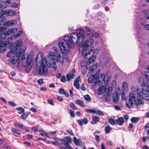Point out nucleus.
Returning a JSON list of instances; mask_svg holds the SVG:
<instances>
[{
    "label": "nucleus",
    "mask_w": 149,
    "mask_h": 149,
    "mask_svg": "<svg viewBox=\"0 0 149 149\" xmlns=\"http://www.w3.org/2000/svg\"><path fill=\"white\" fill-rule=\"evenodd\" d=\"M17 31V28H13L8 29L7 31L8 34L9 35H11L13 33H15Z\"/></svg>",
    "instance_id": "obj_28"
},
{
    "label": "nucleus",
    "mask_w": 149,
    "mask_h": 149,
    "mask_svg": "<svg viewBox=\"0 0 149 149\" xmlns=\"http://www.w3.org/2000/svg\"><path fill=\"white\" fill-rule=\"evenodd\" d=\"M95 139L97 142H99L100 141V137L98 135H96L95 136Z\"/></svg>",
    "instance_id": "obj_63"
},
{
    "label": "nucleus",
    "mask_w": 149,
    "mask_h": 149,
    "mask_svg": "<svg viewBox=\"0 0 149 149\" xmlns=\"http://www.w3.org/2000/svg\"><path fill=\"white\" fill-rule=\"evenodd\" d=\"M22 31H18L17 33L16 34H14L15 37V38H17L20 36L22 33Z\"/></svg>",
    "instance_id": "obj_46"
},
{
    "label": "nucleus",
    "mask_w": 149,
    "mask_h": 149,
    "mask_svg": "<svg viewBox=\"0 0 149 149\" xmlns=\"http://www.w3.org/2000/svg\"><path fill=\"white\" fill-rule=\"evenodd\" d=\"M66 132H68V133H69L70 135H71L72 136H74V134L72 132L71 129H69L68 130H67L66 131Z\"/></svg>",
    "instance_id": "obj_52"
},
{
    "label": "nucleus",
    "mask_w": 149,
    "mask_h": 149,
    "mask_svg": "<svg viewBox=\"0 0 149 149\" xmlns=\"http://www.w3.org/2000/svg\"><path fill=\"white\" fill-rule=\"evenodd\" d=\"M43 58V54L41 52H39L37 55L36 61V63H40L42 61Z\"/></svg>",
    "instance_id": "obj_17"
},
{
    "label": "nucleus",
    "mask_w": 149,
    "mask_h": 149,
    "mask_svg": "<svg viewBox=\"0 0 149 149\" xmlns=\"http://www.w3.org/2000/svg\"><path fill=\"white\" fill-rule=\"evenodd\" d=\"M124 122L123 118L122 117H120L116 120V123L119 125H122L123 124Z\"/></svg>",
    "instance_id": "obj_22"
},
{
    "label": "nucleus",
    "mask_w": 149,
    "mask_h": 149,
    "mask_svg": "<svg viewBox=\"0 0 149 149\" xmlns=\"http://www.w3.org/2000/svg\"><path fill=\"white\" fill-rule=\"evenodd\" d=\"M75 71L74 69H72L70 71V73L67 74L66 75L67 80L69 81L70 79L74 78V76Z\"/></svg>",
    "instance_id": "obj_12"
},
{
    "label": "nucleus",
    "mask_w": 149,
    "mask_h": 149,
    "mask_svg": "<svg viewBox=\"0 0 149 149\" xmlns=\"http://www.w3.org/2000/svg\"><path fill=\"white\" fill-rule=\"evenodd\" d=\"M112 129V128L110 127L109 125H108L105 127V131L106 134L109 133V132Z\"/></svg>",
    "instance_id": "obj_32"
},
{
    "label": "nucleus",
    "mask_w": 149,
    "mask_h": 149,
    "mask_svg": "<svg viewBox=\"0 0 149 149\" xmlns=\"http://www.w3.org/2000/svg\"><path fill=\"white\" fill-rule=\"evenodd\" d=\"M70 115L73 118L75 117V114L74 111L72 109H70Z\"/></svg>",
    "instance_id": "obj_50"
},
{
    "label": "nucleus",
    "mask_w": 149,
    "mask_h": 149,
    "mask_svg": "<svg viewBox=\"0 0 149 149\" xmlns=\"http://www.w3.org/2000/svg\"><path fill=\"white\" fill-rule=\"evenodd\" d=\"M131 89L132 92L130 93L129 99L126 101V106L129 108H130L132 107L133 104V102L135 104L137 105L141 104L142 103L141 99L139 98V95L140 89L137 88L135 90L134 86H132Z\"/></svg>",
    "instance_id": "obj_2"
},
{
    "label": "nucleus",
    "mask_w": 149,
    "mask_h": 149,
    "mask_svg": "<svg viewBox=\"0 0 149 149\" xmlns=\"http://www.w3.org/2000/svg\"><path fill=\"white\" fill-rule=\"evenodd\" d=\"M82 120L84 124H86L88 122V119L86 118H84L83 119H82Z\"/></svg>",
    "instance_id": "obj_62"
},
{
    "label": "nucleus",
    "mask_w": 149,
    "mask_h": 149,
    "mask_svg": "<svg viewBox=\"0 0 149 149\" xmlns=\"http://www.w3.org/2000/svg\"><path fill=\"white\" fill-rule=\"evenodd\" d=\"M96 113L100 116H103L104 113L101 111L98 110L96 112Z\"/></svg>",
    "instance_id": "obj_53"
},
{
    "label": "nucleus",
    "mask_w": 149,
    "mask_h": 149,
    "mask_svg": "<svg viewBox=\"0 0 149 149\" xmlns=\"http://www.w3.org/2000/svg\"><path fill=\"white\" fill-rule=\"evenodd\" d=\"M85 35L84 31L81 29H78L76 33H72L70 37L68 36L65 37L64 40H61L58 43L61 50L64 53V51L69 52L71 45L78 44L80 45L84 41Z\"/></svg>",
    "instance_id": "obj_1"
},
{
    "label": "nucleus",
    "mask_w": 149,
    "mask_h": 149,
    "mask_svg": "<svg viewBox=\"0 0 149 149\" xmlns=\"http://www.w3.org/2000/svg\"><path fill=\"white\" fill-rule=\"evenodd\" d=\"M142 88L143 91H148V87H147L145 83H143L141 84Z\"/></svg>",
    "instance_id": "obj_30"
},
{
    "label": "nucleus",
    "mask_w": 149,
    "mask_h": 149,
    "mask_svg": "<svg viewBox=\"0 0 149 149\" xmlns=\"http://www.w3.org/2000/svg\"><path fill=\"white\" fill-rule=\"evenodd\" d=\"M58 91L59 93L61 94H63L65 92V91L63 88H60L59 89Z\"/></svg>",
    "instance_id": "obj_59"
},
{
    "label": "nucleus",
    "mask_w": 149,
    "mask_h": 149,
    "mask_svg": "<svg viewBox=\"0 0 149 149\" xmlns=\"http://www.w3.org/2000/svg\"><path fill=\"white\" fill-rule=\"evenodd\" d=\"M86 112L89 113H96V111L95 110L93 109H87L86 110Z\"/></svg>",
    "instance_id": "obj_38"
},
{
    "label": "nucleus",
    "mask_w": 149,
    "mask_h": 149,
    "mask_svg": "<svg viewBox=\"0 0 149 149\" xmlns=\"http://www.w3.org/2000/svg\"><path fill=\"white\" fill-rule=\"evenodd\" d=\"M119 95L117 92H114L113 94L112 100L113 102L115 103L118 102L119 100Z\"/></svg>",
    "instance_id": "obj_15"
},
{
    "label": "nucleus",
    "mask_w": 149,
    "mask_h": 149,
    "mask_svg": "<svg viewBox=\"0 0 149 149\" xmlns=\"http://www.w3.org/2000/svg\"><path fill=\"white\" fill-rule=\"evenodd\" d=\"M147 91H141V93L139 91V95L140 99H142L146 100H149V95L147 93Z\"/></svg>",
    "instance_id": "obj_11"
},
{
    "label": "nucleus",
    "mask_w": 149,
    "mask_h": 149,
    "mask_svg": "<svg viewBox=\"0 0 149 149\" xmlns=\"http://www.w3.org/2000/svg\"><path fill=\"white\" fill-rule=\"evenodd\" d=\"M37 82L38 84L40 85L42 84L43 83V80L41 79L38 80L37 81Z\"/></svg>",
    "instance_id": "obj_58"
},
{
    "label": "nucleus",
    "mask_w": 149,
    "mask_h": 149,
    "mask_svg": "<svg viewBox=\"0 0 149 149\" xmlns=\"http://www.w3.org/2000/svg\"><path fill=\"white\" fill-rule=\"evenodd\" d=\"M64 145L65 146L66 149H72V147L69 144V143L65 144Z\"/></svg>",
    "instance_id": "obj_55"
},
{
    "label": "nucleus",
    "mask_w": 149,
    "mask_h": 149,
    "mask_svg": "<svg viewBox=\"0 0 149 149\" xmlns=\"http://www.w3.org/2000/svg\"><path fill=\"white\" fill-rule=\"evenodd\" d=\"M15 54L12 59H18V60H19L20 56H21L20 53H14Z\"/></svg>",
    "instance_id": "obj_34"
},
{
    "label": "nucleus",
    "mask_w": 149,
    "mask_h": 149,
    "mask_svg": "<svg viewBox=\"0 0 149 149\" xmlns=\"http://www.w3.org/2000/svg\"><path fill=\"white\" fill-rule=\"evenodd\" d=\"M15 37V35H13L8 38L7 41L3 42V40H1V52H3L6 50V48H7L8 45L10 43L9 41L16 38Z\"/></svg>",
    "instance_id": "obj_6"
},
{
    "label": "nucleus",
    "mask_w": 149,
    "mask_h": 149,
    "mask_svg": "<svg viewBox=\"0 0 149 149\" xmlns=\"http://www.w3.org/2000/svg\"><path fill=\"white\" fill-rule=\"evenodd\" d=\"M133 127V124L132 123H130L129 124V131H130L132 130V128Z\"/></svg>",
    "instance_id": "obj_61"
},
{
    "label": "nucleus",
    "mask_w": 149,
    "mask_h": 149,
    "mask_svg": "<svg viewBox=\"0 0 149 149\" xmlns=\"http://www.w3.org/2000/svg\"><path fill=\"white\" fill-rule=\"evenodd\" d=\"M8 6L15 8H16L17 7L18 4L15 3H13V4L10 3V5H8Z\"/></svg>",
    "instance_id": "obj_51"
},
{
    "label": "nucleus",
    "mask_w": 149,
    "mask_h": 149,
    "mask_svg": "<svg viewBox=\"0 0 149 149\" xmlns=\"http://www.w3.org/2000/svg\"><path fill=\"white\" fill-rule=\"evenodd\" d=\"M57 60L58 63L59 61L61 63H63V58L62 57H61V55L59 54L57 55V56H56L55 58V60Z\"/></svg>",
    "instance_id": "obj_24"
},
{
    "label": "nucleus",
    "mask_w": 149,
    "mask_h": 149,
    "mask_svg": "<svg viewBox=\"0 0 149 149\" xmlns=\"http://www.w3.org/2000/svg\"><path fill=\"white\" fill-rule=\"evenodd\" d=\"M49 57L48 56V59H49L50 60L51 59H52L53 58L55 59V57L56 56L53 54V53L52 52H49Z\"/></svg>",
    "instance_id": "obj_33"
},
{
    "label": "nucleus",
    "mask_w": 149,
    "mask_h": 149,
    "mask_svg": "<svg viewBox=\"0 0 149 149\" xmlns=\"http://www.w3.org/2000/svg\"><path fill=\"white\" fill-rule=\"evenodd\" d=\"M122 87L123 89H125L126 88H127V84L126 81H124L122 84Z\"/></svg>",
    "instance_id": "obj_49"
},
{
    "label": "nucleus",
    "mask_w": 149,
    "mask_h": 149,
    "mask_svg": "<svg viewBox=\"0 0 149 149\" xmlns=\"http://www.w3.org/2000/svg\"><path fill=\"white\" fill-rule=\"evenodd\" d=\"M9 104L11 106L14 107L16 106V104L13 101H9L8 102Z\"/></svg>",
    "instance_id": "obj_44"
},
{
    "label": "nucleus",
    "mask_w": 149,
    "mask_h": 149,
    "mask_svg": "<svg viewBox=\"0 0 149 149\" xmlns=\"http://www.w3.org/2000/svg\"><path fill=\"white\" fill-rule=\"evenodd\" d=\"M60 80L62 82H65L66 81V80L65 76L64 75L62 76Z\"/></svg>",
    "instance_id": "obj_48"
},
{
    "label": "nucleus",
    "mask_w": 149,
    "mask_h": 149,
    "mask_svg": "<svg viewBox=\"0 0 149 149\" xmlns=\"http://www.w3.org/2000/svg\"><path fill=\"white\" fill-rule=\"evenodd\" d=\"M3 15L1 14V22H3L5 21L6 20V18L5 16H3Z\"/></svg>",
    "instance_id": "obj_57"
},
{
    "label": "nucleus",
    "mask_w": 149,
    "mask_h": 149,
    "mask_svg": "<svg viewBox=\"0 0 149 149\" xmlns=\"http://www.w3.org/2000/svg\"><path fill=\"white\" fill-rule=\"evenodd\" d=\"M11 130L12 132H13V133H17L19 134H21L20 131L19 130H17L15 128H12L11 129Z\"/></svg>",
    "instance_id": "obj_36"
},
{
    "label": "nucleus",
    "mask_w": 149,
    "mask_h": 149,
    "mask_svg": "<svg viewBox=\"0 0 149 149\" xmlns=\"http://www.w3.org/2000/svg\"><path fill=\"white\" fill-rule=\"evenodd\" d=\"M61 141L63 142V145L71 143L72 142V139L70 136H65Z\"/></svg>",
    "instance_id": "obj_14"
},
{
    "label": "nucleus",
    "mask_w": 149,
    "mask_h": 149,
    "mask_svg": "<svg viewBox=\"0 0 149 149\" xmlns=\"http://www.w3.org/2000/svg\"><path fill=\"white\" fill-rule=\"evenodd\" d=\"M109 122L110 124L113 125H115L116 123L115 121L112 118H109Z\"/></svg>",
    "instance_id": "obj_43"
},
{
    "label": "nucleus",
    "mask_w": 149,
    "mask_h": 149,
    "mask_svg": "<svg viewBox=\"0 0 149 149\" xmlns=\"http://www.w3.org/2000/svg\"><path fill=\"white\" fill-rule=\"evenodd\" d=\"M10 0H1V2L3 3L5 6H3V5L1 4V8L3 7L5 8L6 6H8L10 5Z\"/></svg>",
    "instance_id": "obj_20"
},
{
    "label": "nucleus",
    "mask_w": 149,
    "mask_h": 149,
    "mask_svg": "<svg viewBox=\"0 0 149 149\" xmlns=\"http://www.w3.org/2000/svg\"><path fill=\"white\" fill-rule=\"evenodd\" d=\"M144 76L148 80V83H149V72H144Z\"/></svg>",
    "instance_id": "obj_41"
},
{
    "label": "nucleus",
    "mask_w": 149,
    "mask_h": 149,
    "mask_svg": "<svg viewBox=\"0 0 149 149\" xmlns=\"http://www.w3.org/2000/svg\"><path fill=\"white\" fill-rule=\"evenodd\" d=\"M131 121L134 123H135L139 120V118L137 117H133L131 118Z\"/></svg>",
    "instance_id": "obj_35"
},
{
    "label": "nucleus",
    "mask_w": 149,
    "mask_h": 149,
    "mask_svg": "<svg viewBox=\"0 0 149 149\" xmlns=\"http://www.w3.org/2000/svg\"><path fill=\"white\" fill-rule=\"evenodd\" d=\"M100 118L99 117L94 116L92 117V120L93 122H91V123L92 124L96 123L100 120Z\"/></svg>",
    "instance_id": "obj_27"
},
{
    "label": "nucleus",
    "mask_w": 149,
    "mask_h": 149,
    "mask_svg": "<svg viewBox=\"0 0 149 149\" xmlns=\"http://www.w3.org/2000/svg\"><path fill=\"white\" fill-rule=\"evenodd\" d=\"M82 67H84L85 66H86V67H87L88 65V63H87L86 61H82L80 63Z\"/></svg>",
    "instance_id": "obj_42"
},
{
    "label": "nucleus",
    "mask_w": 149,
    "mask_h": 149,
    "mask_svg": "<svg viewBox=\"0 0 149 149\" xmlns=\"http://www.w3.org/2000/svg\"><path fill=\"white\" fill-rule=\"evenodd\" d=\"M144 28L145 29L149 31V24H146L144 26Z\"/></svg>",
    "instance_id": "obj_64"
},
{
    "label": "nucleus",
    "mask_w": 149,
    "mask_h": 149,
    "mask_svg": "<svg viewBox=\"0 0 149 149\" xmlns=\"http://www.w3.org/2000/svg\"><path fill=\"white\" fill-rule=\"evenodd\" d=\"M16 110L17 111H21L22 113H23L24 112V110L22 107H19L16 108Z\"/></svg>",
    "instance_id": "obj_47"
},
{
    "label": "nucleus",
    "mask_w": 149,
    "mask_h": 149,
    "mask_svg": "<svg viewBox=\"0 0 149 149\" xmlns=\"http://www.w3.org/2000/svg\"><path fill=\"white\" fill-rule=\"evenodd\" d=\"M47 68L46 67V65H41L40 69L39 72L40 73L42 74L44 73L45 72H46L47 71Z\"/></svg>",
    "instance_id": "obj_21"
},
{
    "label": "nucleus",
    "mask_w": 149,
    "mask_h": 149,
    "mask_svg": "<svg viewBox=\"0 0 149 149\" xmlns=\"http://www.w3.org/2000/svg\"><path fill=\"white\" fill-rule=\"evenodd\" d=\"M22 113L21 116V118L23 119H26L27 116L26 115L25 113L24 112Z\"/></svg>",
    "instance_id": "obj_54"
},
{
    "label": "nucleus",
    "mask_w": 149,
    "mask_h": 149,
    "mask_svg": "<svg viewBox=\"0 0 149 149\" xmlns=\"http://www.w3.org/2000/svg\"><path fill=\"white\" fill-rule=\"evenodd\" d=\"M84 98L86 100L88 101H91V98L88 94L85 95L84 96Z\"/></svg>",
    "instance_id": "obj_37"
},
{
    "label": "nucleus",
    "mask_w": 149,
    "mask_h": 149,
    "mask_svg": "<svg viewBox=\"0 0 149 149\" xmlns=\"http://www.w3.org/2000/svg\"><path fill=\"white\" fill-rule=\"evenodd\" d=\"M109 87H107L105 85V86H104L100 87L97 89V93L99 95H102L103 93L104 94L106 93H107V91H109Z\"/></svg>",
    "instance_id": "obj_10"
},
{
    "label": "nucleus",
    "mask_w": 149,
    "mask_h": 149,
    "mask_svg": "<svg viewBox=\"0 0 149 149\" xmlns=\"http://www.w3.org/2000/svg\"><path fill=\"white\" fill-rule=\"evenodd\" d=\"M75 103L77 104L82 107H84V102L83 101L80 99L76 100H75Z\"/></svg>",
    "instance_id": "obj_29"
},
{
    "label": "nucleus",
    "mask_w": 149,
    "mask_h": 149,
    "mask_svg": "<svg viewBox=\"0 0 149 149\" xmlns=\"http://www.w3.org/2000/svg\"><path fill=\"white\" fill-rule=\"evenodd\" d=\"M110 79V78L107 75H104V74H102L99 77H96L95 75L91 74L88 79V82L90 83L93 82L95 84L99 85H100L103 82L105 83L108 82Z\"/></svg>",
    "instance_id": "obj_3"
},
{
    "label": "nucleus",
    "mask_w": 149,
    "mask_h": 149,
    "mask_svg": "<svg viewBox=\"0 0 149 149\" xmlns=\"http://www.w3.org/2000/svg\"><path fill=\"white\" fill-rule=\"evenodd\" d=\"M57 62V60H55V59L53 58L52 59H51L49 63V65L48 67L50 68L51 66L53 68L56 69V63Z\"/></svg>",
    "instance_id": "obj_16"
},
{
    "label": "nucleus",
    "mask_w": 149,
    "mask_h": 149,
    "mask_svg": "<svg viewBox=\"0 0 149 149\" xmlns=\"http://www.w3.org/2000/svg\"><path fill=\"white\" fill-rule=\"evenodd\" d=\"M22 42L21 39H19L12 46L11 45H9V48L10 49H12L14 51V53H20V50L21 49V47L22 45Z\"/></svg>",
    "instance_id": "obj_5"
},
{
    "label": "nucleus",
    "mask_w": 149,
    "mask_h": 149,
    "mask_svg": "<svg viewBox=\"0 0 149 149\" xmlns=\"http://www.w3.org/2000/svg\"><path fill=\"white\" fill-rule=\"evenodd\" d=\"M50 59H46L45 58H44L43 59H42V61H41L40 63H41V65H47L48 66V65L49 64V62H50Z\"/></svg>",
    "instance_id": "obj_19"
},
{
    "label": "nucleus",
    "mask_w": 149,
    "mask_h": 149,
    "mask_svg": "<svg viewBox=\"0 0 149 149\" xmlns=\"http://www.w3.org/2000/svg\"><path fill=\"white\" fill-rule=\"evenodd\" d=\"M3 29H6V28L4 27H1V40H3V42H4L6 40V37L9 35L7 31L4 33L2 32Z\"/></svg>",
    "instance_id": "obj_9"
},
{
    "label": "nucleus",
    "mask_w": 149,
    "mask_h": 149,
    "mask_svg": "<svg viewBox=\"0 0 149 149\" xmlns=\"http://www.w3.org/2000/svg\"><path fill=\"white\" fill-rule=\"evenodd\" d=\"M112 92V87L111 86L109 87V91H107L104 94V100L106 101L109 102L111 99V95Z\"/></svg>",
    "instance_id": "obj_8"
},
{
    "label": "nucleus",
    "mask_w": 149,
    "mask_h": 149,
    "mask_svg": "<svg viewBox=\"0 0 149 149\" xmlns=\"http://www.w3.org/2000/svg\"><path fill=\"white\" fill-rule=\"evenodd\" d=\"M1 146L3 148H6L7 149H10L11 148V147L9 145L3 143L1 144Z\"/></svg>",
    "instance_id": "obj_40"
},
{
    "label": "nucleus",
    "mask_w": 149,
    "mask_h": 149,
    "mask_svg": "<svg viewBox=\"0 0 149 149\" xmlns=\"http://www.w3.org/2000/svg\"><path fill=\"white\" fill-rule=\"evenodd\" d=\"M93 35L91 32L87 33V36L88 38H91L93 37Z\"/></svg>",
    "instance_id": "obj_56"
},
{
    "label": "nucleus",
    "mask_w": 149,
    "mask_h": 149,
    "mask_svg": "<svg viewBox=\"0 0 149 149\" xmlns=\"http://www.w3.org/2000/svg\"><path fill=\"white\" fill-rule=\"evenodd\" d=\"M91 57H89L88 58V65L92 63H93L96 58V56H95L93 55V54H91Z\"/></svg>",
    "instance_id": "obj_23"
},
{
    "label": "nucleus",
    "mask_w": 149,
    "mask_h": 149,
    "mask_svg": "<svg viewBox=\"0 0 149 149\" xmlns=\"http://www.w3.org/2000/svg\"><path fill=\"white\" fill-rule=\"evenodd\" d=\"M33 56L31 54H29L28 56L26 63L28 65H29L30 67V70L31 68V66L33 65Z\"/></svg>",
    "instance_id": "obj_13"
},
{
    "label": "nucleus",
    "mask_w": 149,
    "mask_h": 149,
    "mask_svg": "<svg viewBox=\"0 0 149 149\" xmlns=\"http://www.w3.org/2000/svg\"><path fill=\"white\" fill-rule=\"evenodd\" d=\"M77 122L80 126H81L83 125V121L82 119L78 120Z\"/></svg>",
    "instance_id": "obj_60"
},
{
    "label": "nucleus",
    "mask_w": 149,
    "mask_h": 149,
    "mask_svg": "<svg viewBox=\"0 0 149 149\" xmlns=\"http://www.w3.org/2000/svg\"><path fill=\"white\" fill-rule=\"evenodd\" d=\"M80 80V78L79 76H78L77 78L74 80V85L76 88L79 89V81Z\"/></svg>",
    "instance_id": "obj_18"
},
{
    "label": "nucleus",
    "mask_w": 149,
    "mask_h": 149,
    "mask_svg": "<svg viewBox=\"0 0 149 149\" xmlns=\"http://www.w3.org/2000/svg\"><path fill=\"white\" fill-rule=\"evenodd\" d=\"M1 14L2 15H6V16H13L16 14L15 11L12 10H3V9H1Z\"/></svg>",
    "instance_id": "obj_7"
},
{
    "label": "nucleus",
    "mask_w": 149,
    "mask_h": 149,
    "mask_svg": "<svg viewBox=\"0 0 149 149\" xmlns=\"http://www.w3.org/2000/svg\"><path fill=\"white\" fill-rule=\"evenodd\" d=\"M39 132L40 133V134L43 136H45L47 137H48L49 136L47 134V133L42 130H40L39 131Z\"/></svg>",
    "instance_id": "obj_31"
},
{
    "label": "nucleus",
    "mask_w": 149,
    "mask_h": 149,
    "mask_svg": "<svg viewBox=\"0 0 149 149\" xmlns=\"http://www.w3.org/2000/svg\"><path fill=\"white\" fill-rule=\"evenodd\" d=\"M70 107L72 109L75 110L77 109V108L76 107L74 104L73 103H70Z\"/></svg>",
    "instance_id": "obj_45"
},
{
    "label": "nucleus",
    "mask_w": 149,
    "mask_h": 149,
    "mask_svg": "<svg viewBox=\"0 0 149 149\" xmlns=\"http://www.w3.org/2000/svg\"><path fill=\"white\" fill-rule=\"evenodd\" d=\"M73 138L74 142L76 145L77 146L80 145V146H82L83 144L82 141H80H80L78 140L75 137H74Z\"/></svg>",
    "instance_id": "obj_25"
},
{
    "label": "nucleus",
    "mask_w": 149,
    "mask_h": 149,
    "mask_svg": "<svg viewBox=\"0 0 149 149\" xmlns=\"http://www.w3.org/2000/svg\"><path fill=\"white\" fill-rule=\"evenodd\" d=\"M13 54H14V51L12 49H11V50L8 52L7 54V56L8 57H10L12 56Z\"/></svg>",
    "instance_id": "obj_39"
},
{
    "label": "nucleus",
    "mask_w": 149,
    "mask_h": 149,
    "mask_svg": "<svg viewBox=\"0 0 149 149\" xmlns=\"http://www.w3.org/2000/svg\"><path fill=\"white\" fill-rule=\"evenodd\" d=\"M93 42V39L90 38L86 40L84 43L82 45L81 48L82 49V50L83 51L81 53V55L83 57L85 58L88 55L94 54V50L92 49H91L88 52H86L85 51L89 46H91Z\"/></svg>",
    "instance_id": "obj_4"
},
{
    "label": "nucleus",
    "mask_w": 149,
    "mask_h": 149,
    "mask_svg": "<svg viewBox=\"0 0 149 149\" xmlns=\"http://www.w3.org/2000/svg\"><path fill=\"white\" fill-rule=\"evenodd\" d=\"M13 24V23L12 21H8L4 22L3 23H1V26L3 25L5 26H12Z\"/></svg>",
    "instance_id": "obj_26"
}]
</instances>
